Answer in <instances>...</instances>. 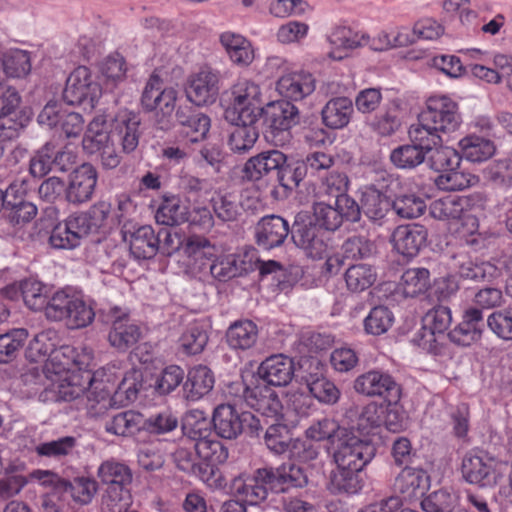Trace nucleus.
I'll use <instances>...</instances> for the list:
<instances>
[{"instance_id": "nucleus-1", "label": "nucleus", "mask_w": 512, "mask_h": 512, "mask_svg": "<svg viewBox=\"0 0 512 512\" xmlns=\"http://www.w3.org/2000/svg\"><path fill=\"white\" fill-rule=\"evenodd\" d=\"M140 374L137 371L129 372L115 389L110 377L96 372L88 374V387L86 388V409L92 418L103 416L112 407H123L134 402L142 387Z\"/></svg>"}, {"instance_id": "nucleus-2", "label": "nucleus", "mask_w": 512, "mask_h": 512, "mask_svg": "<svg viewBox=\"0 0 512 512\" xmlns=\"http://www.w3.org/2000/svg\"><path fill=\"white\" fill-rule=\"evenodd\" d=\"M178 92L172 87H162L158 75L153 74L143 90L141 104L145 111L154 112V126L162 131L173 127V113L176 112Z\"/></svg>"}, {"instance_id": "nucleus-3", "label": "nucleus", "mask_w": 512, "mask_h": 512, "mask_svg": "<svg viewBox=\"0 0 512 512\" xmlns=\"http://www.w3.org/2000/svg\"><path fill=\"white\" fill-rule=\"evenodd\" d=\"M46 317L53 321H65L72 329L88 326L95 312L81 297L64 290L55 292L48 300Z\"/></svg>"}, {"instance_id": "nucleus-4", "label": "nucleus", "mask_w": 512, "mask_h": 512, "mask_svg": "<svg viewBox=\"0 0 512 512\" xmlns=\"http://www.w3.org/2000/svg\"><path fill=\"white\" fill-rule=\"evenodd\" d=\"M215 432L224 439H236L245 433L249 437H259L263 430L261 420L249 411L239 412L231 404L217 406L212 418Z\"/></svg>"}, {"instance_id": "nucleus-5", "label": "nucleus", "mask_w": 512, "mask_h": 512, "mask_svg": "<svg viewBox=\"0 0 512 512\" xmlns=\"http://www.w3.org/2000/svg\"><path fill=\"white\" fill-rule=\"evenodd\" d=\"M333 459L341 468L361 471L375 456L376 448L367 439L346 429L332 446Z\"/></svg>"}, {"instance_id": "nucleus-6", "label": "nucleus", "mask_w": 512, "mask_h": 512, "mask_svg": "<svg viewBox=\"0 0 512 512\" xmlns=\"http://www.w3.org/2000/svg\"><path fill=\"white\" fill-rule=\"evenodd\" d=\"M263 127L266 137L274 142L285 141L290 129L300 123L299 109L288 100H278L264 107Z\"/></svg>"}, {"instance_id": "nucleus-7", "label": "nucleus", "mask_w": 512, "mask_h": 512, "mask_svg": "<svg viewBox=\"0 0 512 512\" xmlns=\"http://www.w3.org/2000/svg\"><path fill=\"white\" fill-rule=\"evenodd\" d=\"M291 237L294 244L303 249L312 259H321L327 253L328 246L324 241V232L315 222L314 217L307 212H300L295 216Z\"/></svg>"}, {"instance_id": "nucleus-8", "label": "nucleus", "mask_w": 512, "mask_h": 512, "mask_svg": "<svg viewBox=\"0 0 512 512\" xmlns=\"http://www.w3.org/2000/svg\"><path fill=\"white\" fill-rule=\"evenodd\" d=\"M392 183V177L381 172L374 182L362 188L361 208L370 220L380 221L391 211L392 199L388 196V189Z\"/></svg>"}, {"instance_id": "nucleus-9", "label": "nucleus", "mask_w": 512, "mask_h": 512, "mask_svg": "<svg viewBox=\"0 0 512 512\" xmlns=\"http://www.w3.org/2000/svg\"><path fill=\"white\" fill-rule=\"evenodd\" d=\"M420 115L423 122L431 124L440 134L455 132L462 122L458 104L446 96L430 97Z\"/></svg>"}, {"instance_id": "nucleus-10", "label": "nucleus", "mask_w": 512, "mask_h": 512, "mask_svg": "<svg viewBox=\"0 0 512 512\" xmlns=\"http://www.w3.org/2000/svg\"><path fill=\"white\" fill-rule=\"evenodd\" d=\"M237 392H241V397L246 404L259 412L263 417L270 418L273 421L282 419L283 405L278 394L266 384H255L247 386L242 382L235 383Z\"/></svg>"}, {"instance_id": "nucleus-11", "label": "nucleus", "mask_w": 512, "mask_h": 512, "mask_svg": "<svg viewBox=\"0 0 512 512\" xmlns=\"http://www.w3.org/2000/svg\"><path fill=\"white\" fill-rule=\"evenodd\" d=\"M102 89L85 66L77 67L67 78L63 89V99L70 105L88 103L94 107Z\"/></svg>"}, {"instance_id": "nucleus-12", "label": "nucleus", "mask_w": 512, "mask_h": 512, "mask_svg": "<svg viewBox=\"0 0 512 512\" xmlns=\"http://www.w3.org/2000/svg\"><path fill=\"white\" fill-rule=\"evenodd\" d=\"M104 321L111 324L108 340L118 350L126 351L142 337L140 327L119 307H112L104 312Z\"/></svg>"}, {"instance_id": "nucleus-13", "label": "nucleus", "mask_w": 512, "mask_h": 512, "mask_svg": "<svg viewBox=\"0 0 512 512\" xmlns=\"http://www.w3.org/2000/svg\"><path fill=\"white\" fill-rule=\"evenodd\" d=\"M354 389L365 396L383 397L390 404H397L401 398L400 386L389 374L379 370L358 376L354 381Z\"/></svg>"}, {"instance_id": "nucleus-14", "label": "nucleus", "mask_w": 512, "mask_h": 512, "mask_svg": "<svg viewBox=\"0 0 512 512\" xmlns=\"http://www.w3.org/2000/svg\"><path fill=\"white\" fill-rule=\"evenodd\" d=\"M97 184V171L89 163L82 164L69 175L66 184L65 199L73 205H81L90 201Z\"/></svg>"}, {"instance_id": "nucleus-15", "label": "nucleus", "mask_w": 512, "mask_h": 512, "mask_svg": "<svg viewBox=\"0 0 512 512\" xmlns=\"http://www.w3.org/2000/svg\"><path fill=\"white\" fill-rule=\"evenodd\" d=\"M122 234L125 241L129 242L130 253L136 259H150L154 257L160 244V233H155L150 225L135 228L124 223Z\"/></svg>"}, {"instance_id": "nucleus-16", "label": "nucleus", "mask_w": 512, "mask_h": 512, "mask_svg": "<svg viewBox=\"0 0 512 512\" xmlns=\"http://www.w3.org/2000/svg\"><path fill=\"white\" fill-rule=\"evenodd\" d=\"M219 73L211 68H202L193 74L186 89L187 98L197 106L212 104L219 94Z\"/></svg>"}, {"instance_id": "nucleus-17", "label": "nucleus", "mask_w": 512, "mask_h": 512, "mask_svg": "<svg viewBox=\"0 0 512 512\" xmlns=\"http://www.w3.org/2000/svg\"><path fill=\"white\" fill-rule=\"evenodd\" d=\"M285 161V153L278 149L262 151L250 157L242 168V178L249 182H260L265 177H275Z\"/></svg>"}, {"instance_id": "nucleus-18", "label": "nucleus", "mask_w": 512, "mask_h": 512, "mask_svg": "<svg viewBox=\"0 0 512 512\" xmlns=\"http://www.w3.org/2000/svg\"><path fill=\"white\" fill-rule=\"evenodd\" d=\"M382 413V407L376 403H369L363 407L353 404L344 413V421L347 424L345 428L350 429L353 434L357 432L361 438H366L383 422Z\"/></svg>"}, {"instance_id": "nucleus-19", "label": "nucleus", "mask_w": 512, "mask_h": 512, "mask_svg": "<svg viewBox=\"0 0 512 512\" xmlns=\"http://www.w3.org/2000/svg\"><path fill=\"white\" fill-rule=\"evenodd\" d=\"M452 322L451 310L438 305L428 310L422 318L420 345L432 349L434 344L445 337Z\"/></svg>"}, {"instance_id": "nucleus-20", "label": "nucleus", "mask_w": 512, "mask_h": 512, "mask_svg": "<svg viewBox=\"0 0 512 512\" xmlns=\"http://www.w3.org/2000/svg\"><path fill=\"white\" fill-rule=\"evenodd\" d=\"M140 126L141 118L128 110L118 112L112 119V133L117 136L123 153L130 154L137 149L142 135Z\"/></svg>"}, {"instance_id": "nucleus-21", "label": "nucleus", "mask_w": 512, "mask_h": 512, "mask_svg": "<svg viewBox=\"0 0 512 512\" xmlns=\"http://www.w3.org/2000/svg\"><path fill=\"white\" fill-rule=\"evenodd\" d=\"M294 362L283 354L266 358L258 367L257 374L267 386H285L294 376Z\"/></svg>"}, {"instance_id": "nucleus-22", "label": "nucleus", "mask_w": 512, "mask_h": 512, "mask_svg": "<svg viewBox=\"0 0 512 512\" xmlns=\"http://www.w3.org/2000/svg\"><path fill=\"white\" fill-rule=\"evenodd\" d=\"M427 229L419 224L400 225L392 233L394 249L405 257L416 256L427 240Z\"/></svg>"}, {"instance_id": "nucleus-23", "label": "nucleus", "mask_w": 512, "mask_h": 512, "mask_svg": "<svg viewBox=\"0 0 512 512\" xmlns=\"http://www.w3.org/2000/svg\"><path fill=\"white\" fill-rule=\"evenodd\" d=\"M255 231L257 244L267 250L282 245L291 232L288 222L274 214L261 218Z\"/></svg>"}, {"instance_id": "nucleus-24", "label": "nucleus", "mask_w": 512, "mask_h": 512, "mask_svg": "<svg viewBox=\"0 0 512 512\" xmlns=\"http://www.w3.org/2000/svg\"><path fill=\"white\" fill-rule=\"evenodd\" d=\"M485 324L481 310L468 308L463 314L462 321L448 333V337L458 345L469 346L481 338Z\"/></svg>"}, {"instance_id": "nucleus-25", "label": "nucleus", "mask_w": 512, "mask_h": 512, "mask_svg": "<svg viewBox=\"0 0 512 512\" xmlns=\"http://www.w3.org/2000/svg\"><path fill=\"white\" fill-rule=\"evenodd\" d=\"M305 177L306 167L302 160H289L285 154V161L280 165L274 177L281 191L274 186L271 190L272 197L274 199L287 198Z\"/></svg>"}, {"instance_id": "nucleus-26", "label": "nucleus", "mask_w": 512, "mask_h": 512, "mask_svg": "<svg viewBox=\"0 0 512 512\" xmlns=\"http://www.w3.org/2000/svg\"><path fill=\"white\" fill-rule=\"evenodd\" d=\"M177 123L191 143L202 141L210 128V119L190 105H179L175 112Z\"/></svg>"}, {"instance_id": "nucleus-27", "label": "nucleus", "mask_w": 512, "mask_h": 512, "mask_svg": "<svg viewBox=\"0 0 512 512\" xmlns=\"http://www.w3.org/2000/svg\"><path fill=\"white\" fill-rule=\"evenodd\" d=\"M276 87L283 98L300 101L315 90V79L307 72H292L281 76Z\"/></svg>"}, {"instance_id": "nucleus-28", "label": "nucleus", "mask_w": 512, "mask_h": 512, "mask_svg": "<svg viewBox=\"0 0 512 512\" xmlns=\"http://www.w3.org/2000/svg\"><path fill=\"white\" fill-rule=\"evenodd\" d=\"M214 387V375L212 371L203 365L193 367L187 374L183 383V398L186 401H198L210 393Z\"/></svg>"}, {"instance_id": "nucleus-29", "label": "nucleus", "mask_w": 512, "mask_h": 512, "mask_svg": "<svg viewBox=\"0 0 512 512\" xmlns=\"http://www.w3.org/2000/svg\"><path fill=\"white\" fill-rule=\"evenodd\" d=\"M253 269L251 259L246 255L230 254L214 261L210 267L213 278L226 282L234 277L242 276Z\"/></svg>"}, {"instance_id": "nucleus-30", "label": "nucleus", "mask_w": 512, "mask_h": 512, "mask_svg": "<svg viewBox=\"0 0 512 512\" xmlns=\"http://www.w3.org/2000/svg\"><path fill=\"white\" fill-rule=\"evenodd\" d=\"M461 472L463 478L471 484H475L480 487H487L495 484L494 469L492 465L485 462L477 455H465L462 460Z\"/></svg>"}, {"instance_id": "nucleus-31", "label": "nucleus", "mask_w": 512, "mask_h": 512, "mask_svg": "<svg viewBox=\"0 0 512 512\" xmlns=\"http://www.w3.org/2000/svg\"><path fill=\"white\" fill-rule=\"evenodd\" d=\"M107 119L98 115L89 123L82 140L84 151L90 155H97L114 143L111 134L106 128Z\"/></svg>"}, {"instance_id": "nucleus-32", "label": "nucleus", "mask_w": 512, "mask_h": 512, "mask_svg": "<svg viewBox=\"0 0 512 512\" xmlns=\"http://www.w3.org/2000/svg\"><path fill=\"white\" fill-rule=\"evenodd\" d=\"M429 487V476L423 469L405 467L396 477L395 491L406 498L423 495Z\"/></svg>"}, {"instance_id": "nucleus-33", "label": "nucleus", "mask_w": 512, "mask_h": 512, "mask_svg": "<svg viewBox=\"0 0 512 512\" xmlns=\"http://www.w3.org/2000/svg\"><path fill=\"white\" fill-rule=\"evenodd\" d=\"M472 197L449 195L433 201L430 214L438 220H458L468 210Z\"/></svg>"}, {"instance_id": "nucleus-34", "label": "nucleus", "mask_w": 512, "mask_h": 512, "mask_svg": "<svg viewBox=\"0 0 512 512\" xmlns=\"http://www.w3.org/2000/svg\"><path fill=\"white\" fill-rule=\"evenodd\" d=\"M258 339V327L251 320H238L232 323L226 332V341L233 349L247 350Z\"/></svg>"}, {"instance_id": "nucleus-35", "label": "nucleus", "mask_w": 512, "mask_h": 512, "mask_svg": "<svg viewBox=\"0 0 512 512\" xmlns=\"http://www.w3.org/2000/svg\"><path fill=\"white\" fill-rule=\"evenodd\" d=\"M353 113V103L347 97H337L329 100L322 109L323 123L331 129L345 127Z\"/></svg>"}, {"instance_id": "nucleus-36", "label": "nucleus", "mask_w": 512, "mask_h": 512, "mask_svg": "<svg viewBox=\"0 0 512 512\" xmlns=\"http://www.w3.org/2000/svg\"><path fill=\"white\" fill-rule=\"evenodd\" d=\"M310 394L325 405L336 404L341 396L339 388L321 373H309L304 377Z\"/></svg>"}, {"instance_id": "nucleus-37", "label": "nucleus", "mask_w": 512, "mask_h": 512, "mask_svg": "<svg viewBox=\"0 0 512 512\" xmlns=\"http://www.w3.org/2000/svg\"><path fill=\"white\" fill-rule=\"evenodd\" d=\"M359 470L341 468L338 465L330 472L327 489L332 494H355L361 489Z\"/></svg>"}, {"instance_id": "nucleus-38", "label": "nucleus", "mask_w": 512, "mask_h": 512, "mask_svg": "<svg viewBox=\"0 0 512 512\" xmlns=\"http://www.w3.org/2000/svg\"><path fill=\"white\" fill-rule=\"evenodd\" d=\"M97 476L108 487H128L133 479L131 469L126 464L115 459L102 462L98 467Z\"/></svg>"}, {"instance_id": "nucleus-39", "label": "nucleus", "mask_w": 512, "mask_h": 512, "mask_svg": "<svg viewBox=\"0 0 512 512\" xmlns=\"http://www.w3.org/2000/svg\"><path fill=\"white\" fill-rule=\"evenodd\" d=\"M459 147L465 159L482 162L491 158L496 152L493 141L477 135H468L460 140Z\"/></svg>"}, {"instance_id": "nucleus-40", "label": "nucleus", "mask_w": 512, "mask_h": 512, "mask_svg": "<svg viewBox=\"0 0 512 512\" xmlns=\"http://www.w3.org/2000/svg\"><path fill=\"white\" fill-rule=\"evenodd\" d=\"M408 136L411 143L423 150L426 154L442 143L440 132L434 130L431 124L423 122V117L419 115L418 122L412 124L408 130Z\"/></svg>"}, {"instance_id": "nucleus-41", "label": "nucleus", "mask_w": 512, "mask_h": 512, "mask_svg": "<svg viewBox=\"0 0 512 512\" xmlns=\"http://www.w3.org/2000/svg\"><path fill=\"white\" fill-rule=\"evenodd\" d=\"M143 417L132 410L117 413L105 423L107 433L129 437L142 428Z\"/></svg>"}, {"instance_id": "nucleus-42", "label": "nucleus", "mask_w": 512, "mask_h": 512, "mask_svg": "<svg viewBox=\"0 0 512 512\" xmlns=\"http://www.w3.org/2000/svg\"><path fill=\"white\" fill-rule=\"evenodd\" d=\"M235 125L229 133L228 145L234 153L244 154L255 145L259 131L255 124H243L234 121Z\"/></svg>"}, {"instance_id": "nucleus-43", "label": "nucleus", "mask_w": 512, "mask_h": 512, "mask_svg": "<svg viewBox=\"0 0 512 512\" xmlns=\"http://www.w3.org/2000/svg\"><path fill=\"white\" fill-rule=\"evenodd\" d=\"M212 424V420L207 417L204 411L190 410L183 419V434L196 443L210 437Z\"/></svg>"}, {"instance_id": "nucleus-44", "label": "nucleus", "mask_w": 512, "mask_h": 512, "mask_svg": "<svg viewBox=\"0 0 512 512\" xmlns=\"http://www.w3.org/2000/svg\"><path fill=\"white\" fill-rule=\"evenodd\" d=\"M214 215L223 223L237 221L241 215V205L231 193H215L210 199Z\"/></svg>"}, {"instance_id": "nucleus-45", "label": "nucleus", "mask_w": 512, "mask_h": 512, "mask_svg": "<svg viewBox=\"0 0 512 512\" xmlns=\"http://www.w3.org/2000/svg\"><path fill=\"white\" fill-rule=\"evenodd\" d=\"M377 273L372 265L360 263L351 265L345 272L347 288L352 292H362L376 281Z\"/></svg>"}, {"instance_id": "nucleus-46", "label": "nucleus", "mask_w": 512, "mask_h": 512, "mask_svg": "<svg viewBox=\"0 0 512 512\" xmlns=\"http://www.w3.org/2000/svg\"><path fill=\"white\" fill-rule=\"evenodd\" d=\"M427 154L413 143L403 144L390 153L392 164L398 169L412 170L424 163Z\"/></svg>"}, {"instance_id": "nucleus-47", "label": "nucleus", "mask_w": 512, "mask_h": 512, "mask_svg": "<svg viewBox=\"0 0 512 512\" xmlns=\"http://www.w3.org/2000/svg\"><path fill=\"white\" fill-rule=\"evenodd\" d=\"M262 424L267 426L264 433V443L267 448L275 454L285 453L292 440L287 425L279 421L269 424L267 420Z\"/></svg>"}, {"instance_id": "nucleus-48", "label": "nucleus", "mask_w": 512, "mask_h": 512, "mask_svg": "<svg viewBox=\"0 0 512 512\" xmlns=\"http://www.w3.org/2000/svg\"><path fill=\"white\" fill-rule=\"evenodd\" d=\"M347 428L340 425L337 421L331 418H322L311 424L305 431L308 439L313 441H329L331 446L334 445L336 439L341 436Z\"/></svg>"}, {"instance_id": "nucleus-49", "label": "nucleus", "mask_w": 512, "mask_h": 512, "mask_svg": "<svg viewBox=\"0 0 512 512\" xmlns=\"http://www.w3.org/2000/svg\"><path fill=\"white\" fill-rule=\"evenodd\" d=\"M458 273L463 279L482 282L493 279L497 275L498 269L490 262L478 263L463 257L458 265Z\"/></svg>"}, {"instance_id": "nucleus-50", "label": "nucleus", "mask_w": 512, "mask_h": 512, "mask_svg": "<svg viewBox=\"0 0 512 512\" xmlns=\"http://www.w3.org/2000/svg\"><path fill=\"white\" fill-rule=\"evenodd\" d=\"M426 209L424 199L414 193L402 194L392 200L391 210L402 219L420 217Z\"/></svg>"}, {"instance_id": "nucleus-51", "label": "nucleus", "mask_w": 512, "mask_h": 512, "mask_svg": "<svg viewBox=\"0 0 512 512\" xmlns=\"http://www.w3.org/2000/svg\"><path fill=\"white\" fill-rule=\"evenodd\" d=\"M426 160L432 170L444 173L456 169L460 164L461 157L456 150L443 146L441 143L440 146L429 151Z\"/></svg>"}, {"instance_id": "nucleus-52", "label": "nucleus", "mask_w": 512, "mask_h": 512, "mask_svg": "<svg viewBox=\"0 0 512 512\" xmlns=\"http://www.w3.org/2000/svg\"><path fill=\"white\" fill-rule=\"evenodd\" d=\"M77 446V439L73 436H64L38 444L34 451L40 457L60 460L72 455Z\"/></svg>"}, {"instance_id": "nucleus-53", "label": "nucleus", "mask_w": 512, "mask_h": 512, "mask_svg": "<svg viewBox=\"0 0 512 512\" xmlns=\"http://www.w3.org/2000/svg\"><path fill=\"white\" fill-rule=\"evenodd\" d=\"M27 337L26 329H13L0 334V363L6 364L13 361L23 348Z\"/></svg>"}, {"instance_id": "nucleus-54", "label": "nucleus", "mask_w": 512, "mask_h": 512, "mask_svg": "<svg viewBox=\"0 0 512 512\" xmlns=\"http://www.w3.org/2000/svg\"><path fill=\"white\" fill-rule=\"evenodd\" d=\"M183 351L188 355L201 353L208 342V334L204 325L193 323L182 333L179 339Z\"/></svg>"}, {"instance_id": "nucleus-55", "label": "nucleus", "mask_w": 512, "mask_h": 512, "mask_svg": "<svg viewBox=\"0 0 512 512\" xmlns=\"http://www.w3.org/2000/svg\"><path fill=\"white\" fill-rule=\"evenodd\" d=\"M430 273L425 268H411L401 277L403 293L407 297H415L424 293L430 286Z\"/></svg>"}, {"instance_id": "nucleus-56", "label": "nucleus", "mask_w": 512, "mask_h": 512, "mask_svg": "<svg viewBox=\"0 0 512 512\" xmlns=\"http://www.w3.org/2000/svg\"><path fill=\"white\" fill-rule=\"evenodd\" d=\"M157 223L166 226H176L188 221V212L185 206L180 205L178 199L165 200L156 211Z\"/></svg>"}, {"instance_id": "nucleus-57", "label": "nucleus", "mask_w": 512, "mask_h": 512, "mask_svg": "<svg viewBox=\"0 0 512 512\" xmlns=\"http://www.w3.org/2000/svg\"><path fill=\"white\" fill-rule=\"evenodd\" d=\"M37 215V207L22 199L7 202L5 217L12 226H24Z\"/></svg>"}, {"instance_id": "nucleus-58", "label": "nucleus", "mask_w": 512, "mask_h": 512, "mask_svg": "<svg viewBox=\"0 0 512 512\" xmlns=\"http://www.w3.org/2000/svg\"><path fill=\"white\" fill-rule=\"evenodd\" d=\"M484 176L496 187L510 188L512 186V159L504 158L492 162L484 169Z\"/></svg>"}, {"instance_id": "nucleus-59", "label": "nucleus", "mask_w": 512, "mask_h": 512, "mask_svg": "<svg viewBox=\"0 0 512 512\" xmlns=\"http://www.w3.org/2000/svg\"><path fill=\"white\" fill-rule=\"evenodd\" d=\"M3 72L9 77H22L31 70L30 56L26 51L13 50L2 59Z\"/></svg>"}, {"instance_id": "nucleus-60", "label": "nucleus", "mask_w": 512, "mask_h": 512, "mask_svg": "<svg viewBox=\"0 0 512 512\" xmlns=\"http://www.w3.org/2000/svg\"><path fill=\"white\" fill-rule=\"evenodd\" d=\"M227 118L243 124H255L264 113L262 100L244 102L242 104H231L227 110Z\"/></svg>"}, {"instance_id": "nucleus-61", "label": "nucleus", "mask_w": 512, "mask_h": 512, "mask_svg": "<svg viewBox=\"0 0 512 512\" xmlns=\"http://www.w3.org/2000/svg\"><path fill=\"white\" fill-rule=\"evenodd\" d=\"M313 217L320 227L329 231L337 230L343 223V220L333 203L321 200L313 205Z\"/></svg>"}, {"instance_id": "nucleus-62", "label": "nucleus", "mask_w": 512, "mask_h": 512, "mask_svg": "<svg viewBox=\"0 0 512 512\" xmlns=\"http://www.w3.org/2000/svg\"><path fill=\"white\" fill-rule=\"evenodd\" d=\"M394 317L392 312L385 306H376L364 320V328L368 334L381 335L392 326Z\"/></svg>"}, {"instance_id": "nucleus-63", "label": "nucleus", "mask_w": 512, "mask_h": 512, "mask_svg": "<svg viewBox=\"0 0 512 512\" xmlns=\"http://www.w3.org/2000/svg\"><path fill=\"white\" fill-rule=\"evenodd\" d=\"M193 448L199 458L212 465L223 463L228 458V451L222 443L209 437L194 443Z\"/></svg>"}, {"instance_id": "nucleus-64", "label": "nucleus", "mask_w": 512, "mask_h": 512, "mask_svg": "<svg viewBox=\"0 0 512 512\" xmlns=\"http://www.w3.org/2000/svg\"><path fill=\"white\" fill-rule=\"evenodd\" d=\"M485 322L499 338L512 340V308L492 312Z\"/></svg>"}]
</instances>
